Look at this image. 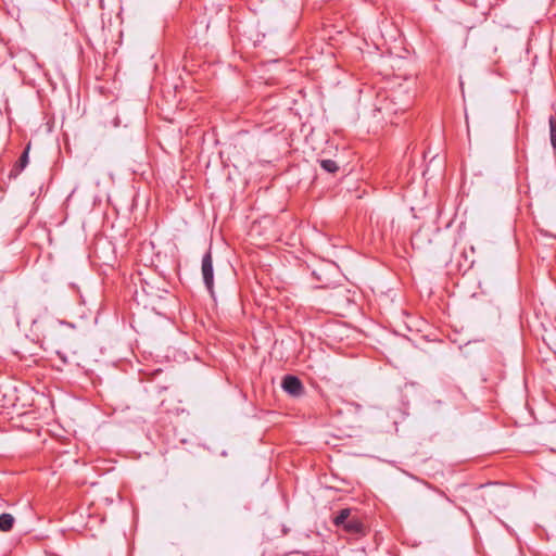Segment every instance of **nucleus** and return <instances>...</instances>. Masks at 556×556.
I'll list each match as a JSON object with an SVG mask.
<instances>
[{
  "mask_svg": "<svg viewBox=\"0 0 556 556\" xmlns=\"http://www.w3.org/2000/svg\"><path fill=\"white\" fill-rule=\"evenodd\" d=\"M201 271L205 288L211 296H214V269L211 249L202 257Z\"/></svg>",
  "mask_w": 556,
  "mask_h": 556,
  "instance_id": "obj_1",
  "label": "nucleus"
},
{
  "mask_svg": "<svg viewBox=\"0 0 556 556\" xmlns=\"http://www.w3.org/2000/svg\"><path fill=\"white\" fill-rule=\"evenodd\" d=\"M282 389L292 396H300L304 392L302 381L293 375H287L282 379Z\"/></svg>",
  "mask_w": 556,
  "mask_h": 556,
  "instance_id": "obj_2",
  "label": "nucleus"
},
{
  "mask_svg": "<svg viewBox=\"0 0 556 556\" xmlns=\"http://www.w3.org/2000/svg\"><path fill=\"white\" fill-rule=\"evenodd\" d=\"M396 99V93L393 92L392 97L387 99L384 105H382L379 110L384 111L388 114H397L399 112H405L410 106L409 98H407L404 102H397L395 101Z\"/></svg>",
  "mask_w": 556,
  "mask_h": 556,
  "instance_id": "obj_3",
  "label": "nucleus"
},
{
  "mask_svg": "<svg viewBox=\"0 0 556 556\" xmlns=\"http://www.w3.org/2000/svg\"><path fill=\"white\" fill-rule=\"evenodd\" d=\"M29 149H30V146L28 144L26 147V149L23 151L18 161L14 164L13 168L11 169L10 175H9L10 178H16L21 174V172L27 166V164L29 162V159H28Z\"/></svg>",
  "mask_w": 556,
  "mask_h": 556,
  "instance_id": "obj_4",
  "label": "nucleus"
},
{
  "mask_svg": "<svg viewBox=\"0 0 556 556\" xmlns=\"http://www.w3.org/2000/svg\"><path fill=\"white\" fill-rule=\"evenodd\" d=\"M342 528L349 533L357 534L363 532L364 526L358 518L350 517Z\"/></svg>",
  "mask_w": 556,
  "mask_h": 556,
  "instance_id": "obj_5",
  "label": "nucleus"
},
{
  "mask_svg": "<svg viewBox=\"0 0 556 556\" xmlns=\"http://www.w3.org/2000/svg\"><path fill=\"white\" fill-rule=\"evenodd\" d=\"M548 128H549V142L553 149V154L556 159V114H552L548 117Z\"/></svg>",
  "mask_w": 556,
  "mask_h": 556,
  "instance_id": "obj_6",
  "label": "nucleus"
},
{
  "mask_svg": "<svg viewBox=\"0 0 556 556\" xmlns=\"http://www.w3.org/2000/svg\"><path fill=\"white\" fill-rule=\"evenodd\" d=\"M15 519L11 514L3 513L0 515V531L9 532L14 526Z\"/></svg>",
  "mask_w": 556,
  "mask_h": 556,
  "instance_id": "obj_7",
  "label": "nucleus"
},
{
  "mask_svg": "<svg viewBox=\"0 0 556 556\" xmlns=\"http://www.w3.org/2000/svg\"><path fill=\"white\" fill-rule=\"evenodd\" d=\"M351 517V509L344 508L341 509L338 515L334 517L333 522L337 527H342Z\"/></svg>",
  "mask_w": 556,
  "mask_h": 556,
  "instance_id": "obj_8",
  "label": "nucleus"
},
{
  "mask_svg": "<svg viewBox=\"0 0 556 556\" xmlns=\"http://www.w3.org/2000/svg\"><path fill=\"white\" fill-rule=\"evenodd\" d=\"M320 166L324 170L331 174L336 173L339 169L337 162L330 159L321 160Z\"/></svg>",
  "mask_w": 556,
  "mask_h": 556,
  "instance_id": "obj_9",
  "label": "nucleus"
},
{
  "mask_svg": "<svg viewBox=\"0 0 556 556\" xmlns=\"http://www.w3.org/2000/svg\"><path fill=\"white\" fill-rule=\"evenodd\" d=\"M484 485H479L477 489L473 490L472 497L479 504L480 502H486L485 500V493L483 492Z\"/></svg>",
  "mask_w": 556,
  "mask_h": 556,
  "instance_id": "obj_10",
  "label": "nucleus"
}]
</instances>
